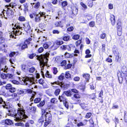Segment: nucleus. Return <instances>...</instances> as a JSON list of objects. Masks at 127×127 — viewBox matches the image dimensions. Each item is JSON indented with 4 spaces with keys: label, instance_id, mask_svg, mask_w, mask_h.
Wrapping results in <instances>:
<instances>
[{
    "label": "nucleus",
    "instance_id": "nucleus-51",
    "mask_svg": "<svg viewBox=\"0 0 127 127\" xmlns=\"http://www.w3.org/2000/svg\"><path fill=\"white\" fill-rule=\"evenodd\" d=\"M60 92V90L59 89H57L55 90V95H58Z\"/></svg>",
    "mask_w": 127,
    "mask_h": 127
},
{
    "label": "nucleus",
    "instance_id": "nucleus-8",
    "mask_svg": "<svg viewBox=\"0 0 127 127\" xmlns=\"http://www.w3.org/2000/svg\"><path fill=\"white\" fill-rule=\"evenodd\" d=\"M121 77L119 78V80L120 83H122L127 84V74L121 73Z\"/></svg>",
    "mask_w": 127,
    "mask_h": 127
},
{
    "label": "nucleus",
    "instance_id": "nucleus-29",
    "mask_svg": "<svg viewBox=\"0 0 127 127\" xmlns=\"http://www.w3.org/2000/svg\"><path fill=\"white\" fill-rule=\"evenodd\" d=\"M72 13L74 14H77L78 11V9L76 7H74L73 10H72Z\"/></svg>",
    "mask_w": 127,
    "mask_h": 127
},
{
    "label": "nucleus",
    "instance_id": "nucleus-2",
    "mask_svg": "<svg viewBox=\"0 0 127 127\" xmlns=\"http://www.w3.org/2000/svg\"><path fill=\"white\" fill-rule=\"evenodd\" d=\"M49 55V54L46 53L45 55H41L40 56H38L37 59L39 60L40 62V67L41 68V73L42 76L44 75L43 72L42 70H43L44 67L45 65L47 66V63L48 61V59L47 57Z\"/></svg>",
    "mask_w": 127,
    "mask_h": 127
},
{
    "label": "nucleus",
    "instance_id": "nucleus-26",
    "mask_svg": "<svg viewBox=\"0 0 127 127\" xmlns=\"http://www.w3.org/2000/svg\"><path fill=\"white\" fill-rule=\"evenodd\" d=\"M59 99L60 102H64L66 100V99L64 96V94H63L61 96H60Z\"/></svg>",
    "mask_w": 127,
    "mask_h": 127
},
{
    "label": "nucleus",
    "instance_id": "nucleus-42",
    "mask_svg": "<svg viewBox=\"0 0 127 127\" xmlns=\"http://www.w3.org/2000/svg\"><path fill=\"white\" fill-rule=\"evenodd\" d=\"M72 66V64H68L66 65L65 66L64 68L66 69L70 68Z\"/></svg>",
    "mask_w": 127,
    "mask_h": 127
},
{
    "label": "nucleus",
    "instance_id": "nucleus-24",
    "mask_svg": "<svg viewBox=\"0 0 127 127\" xmlns=\"http://www.w3.org/2000/svg\"><path fill=\"white\" fill-rule=\"evenodd\" d=\"M55 25L56 27H60L62 28L63 27V26L62 25L61 21L55 22Z\"/></svg>",
    "mask_w": 127,
    "mask_h": 127
},
{
    "label": "nucleus",
    "instance_id": "nucleus-33",
    "mask_svg": "<svg viewBox=\"0 0 127 127\" xmlns=\"http://www.w3.org/2000/svg\"><path fill=\"white\" fill-rule=\"evenodd\" d=\"M71 75L69 73V71H68L65 72V77L66 78H70L71 77Z\"/></svg>",
    "mask_w": 127,
    "mask_h": 127
},
{
    "label": "nucleus",
    "instance_id": "nucleus-23",
    "mask_svg": "<svg viewBox=\"0 0 127 127\" xmlns=\"http://www.w3.org/2000/svg\"><path fill=\"white\" fill-rule=\"evenodd\" d=\"M110 20L112 25H114L115 24V16L113 15H111Z\"/></svg>",
    "mask_w": 127,
    "mask_h": 127
},
{
    "label": "nucleus",
    "instance_id": "nucleus-30",
    "mask_svg": "<svg viewBox=\"0 0 127 127\" xmlns=\"http://www.w3.org/2000/svg\"><path fill=\"white\" fill-rule=\"evenodd\" d=\"M33 5H32L33 6L36 8H38L40 6V3L38 2L36 3H33Z\"/></svg>",
    "mask_w": 127,
    "mask_h": 127
},
{
    "label": "nucleus",
    "instance_id": "nucleus-61",
    "mask_svg": "<svg viewBox=\"0 0 127 127\" xmlns=\"http://www.w3.org/2000/svg\"><path fill=\"white\" fill-rule=\"evenodd\" d=\"M45 104V102L44 101H42L40 103L39 105H37V106H42Z\"/></svg>",
    "mask_w": 127,
    "mask_h": 127
},
{
    "label": "nucleus",
    "instance_id": "nucleus-47",
    "mask_svg": "<svg viewBox=\"0 0 127 127\" xmlns=\"http://www.w3.org/2000/svg\"><path fill=\"white\" fill-rule=\"evenodd\" d=\"M79 36L78 35H75L73 36V38L75 40H76L79 38Z\"/></svg>",
    "mask_w": 127,
    "mask_h": 127
},
{
    "label": "nucleus",
    "instance_id": "nucleus-11",
    "mask_svg": "<svg viewBox=\"0 0 127 127\" xmlns=\"http://www.w3.org/2000/svg\"><path fill=\"white\" fill-rule=\"evenodd\" d=\"M6 74L2 73L1 75V77L2 79L0 81V85H3L4 84L6 83V82L5 81H4L3 79H6Z\"/></svg>",
    "mask_w": 127,
    "mask_h": 127
},
{
    "label": "nucleus",
    "instance_id": "nucleus-44",
    "mask_svg": "<svg viewBox=\"0 0 127 127\" xmlns=\"http://www.w3.org/2000/svg\"><path fill=\"white\" fill-rule=\"evenodd\" d=\"M80 4L82 6L83 8H84L86 9L87 8V5L83 3L82 2H80Z\"/></svg>",
    "mask_w": 127,
    "mask_h": 127
},
{
    "label": "nucleus",
    "instance_id": "nucleus-55",
    "mask_svg": "<svg viewBox=\"0 0 127 127\" xmlns=\"http://www.w3.org/2000/svg\"><path fill=\"white\" fill-rule=\"evenodd\" d=\"M40 100L41 99L40 98H37L34 99V102L35 103H37L39 102Z\"/></svg>",
    "mask_w": 127,
    "mask_h": 127
},
{
    "label": "nucleus",
    "instance_id": "nucleus-63",
    "mask_svg": "<svg viewBox=\"0 0 127 127\" xmlns=\"http://www.w3.org/2000/svg\"><path fill=\"white\" fill-rule=\"evenodd\" d=\"M58 72V71L57 68L54 67L53 68V72L54 74H56Z\"/></svg>",
    "mask_w": 127,
    "mask_h": 127
},
{
    "label": "nucleus",
    "instance_id": "nucleus-20",
    "mask_svg": "<svg viewBox=\"0 0 127 127\" xmlns=\"http://www.w3.org/2000/svg\"><path fill=\"white\" fill-rule=\"evenodd\" d=\"M24 30L25 31L27 32L29 31L30 28V27L28 23H26L23 25Z\"/></svg>",
    "mask_w": 127,
    "mask_h": 127
},
{
    "label": "nucleus",
    "instance_id": "nucleus-36",
    "mask_svg": "<svg viewBox=\"0 0 127 127\" xmlns=\"http://www.w3.org/2000/svg\"><path fill=\"white\" fill-rule=\"evenodd\" d=\"M64 73H62L59 77V79L60 80H62L64 78Z\"/></svg>",
    "mask_w": 127,
    "mask_h": 127
},
{
    "label": "nucleus",
    "instance_id": "nucleus-48",
    "mask_svg": "<svg viewBox=\"0 0 127 127\" xmlns=\"http://www.w3.org/2000/svg\"><path fill=\"white\" fill-rule=\"evenodd\" d=\"M51 102L52 103H55L57 102V100L55 98H53L51 99Z\"/></svg>",
    "mask_w": 127,
    "mask_h": 127
},
{
    "label": "nucleus",
    "instance_id": "nucleus-13",
    "mask_svg": "<svg viewBox=\"0 0 127 127\" xmlns=\"http://www.w3.org/2000/svg\"><path fill=\"white\" fill-rule=\"evenodd\" d=\"M28 6L27 3H25L23 5H21L19 7V9H21L22 10H23L24 11H25L28 10Z\"/></svg>",
    "mask_w": 127,
    "mask_h": 127
},
{
    "label": "nucleus",
    "instance_id": "nucleus-3",
    "mask_svg": "<svg viewBox=\"0 0 127 127\" xmlns=\"http://www.w3.org/2000/svg\"><path fill=\"white\" fill-rule=\"evenodd\" d=\"M34 18V21L35 22H38L41 20V18L43 17L44 19H45L47 16H49L48 15H46V13L45 12H40L38 14H36V13H32L30 15V16L31 18Z\"/></svg>",
    "mask_w": 127,
    "mask_h": 127
},
{
    "label": "nucleus",
    "instance_id": "nucleus-52",
    "mask_svg": "<svg viewBox=\"0 0 127 127\" xmlns=\"http://www.w3.org/2000/svg\"><path fill=\"white\" fill-rule=\"evenodd\" d=\"M80 79V77L78 76H76L73 78V80L75 81H78Z\"/></svg>",
    "mask_w": 127,
    "mask_h": 127
},
{
    "label": "nucleus",
    "instance_id": "nucleus-12",
    "mask_svg": "<svg viewBox=\"0 0 127 127\" xmlns=\"http://www.w3.org/2000/svg\"><path fill=\"white\" fill-rule=\"evenodd\" d=\"M44 117L45 118V121H51L52 119V116L51 114L49 112L47 113L45 115Z\"/></svg>",
    "mask_w": 127,
    "mask_h": 127
},
{
    "label": "nucleus",
    "instance_id": "nucleus-46",
    "mask_svg": "<svg viewBox=\"0 0 127 127\" xmlns=\"http://www.w3.org/2000/svg\"><path fill=\"white\" fill-rule=\"evenodd\" d=\"M16 89L15 88L12 87L11 88L9 89V91L10 92L12 93L15 92L16 91Z\"/></svg>",
    "mask_w": 127,
    "mask_h": 127
},
{
    "label": "nucleus",
    "instance_id": "nucleus-49",
    "mask_svg": "<svg viewBox=\"0 0 127 127\" xmlns=\"http://www.w3.org/2000/svg\"><path fill=\"white\" fill-rule=\"evenodd\" d=\"M12 87L11 85L10 84H8L5 86V88L7 89H10Z\"/></svg>",
    "mask_w": 127,
    "mask_h": 127
},
{
    "label": "nucleus",
    "instance_id": "nucleus-27",
    "mask_svg": "<svg viewBox=\"0 0 127 127\" xmlns=\"http://www.w3.org/2000/svg\"><path fill=\"white\" fill-rule=\"evenodd\" d=\"M2 122H4L5 124L7 125H10L13 123L9 119H6L4 121H2Z\"/></svg>",
    "mask_w": 127,
    "mask_h": 127
},
{
    "label": "nucleus",
    "instance_id": "nucleus-14",
    "mask_svg": "<svg viewBox=\"0 0 127 127\" xmlns=\"http://www.w3.org/2000/svg\"><path fill=\"white\" fill-rule=\"evenodd\" d=\"M51 84L53 85L56 84L58 85L61 88L64 87V84L63 82L60 83L59 82H55L53 83L51 82Z\"/></svg>",
    "mask_w": 127,
    "mask_h": 127
},
{
    "label": "nucleus",
    "instance_id": "nucleus-18",
    "mask_svg": "<svg viewBox=\"0 0 127 127\" xmlns=\"http://www.w3.org/2000/svg\"><path fill=\"white\" fill-rule=\"evenodd\" d=\"M80 105L82 108L85 109V110L87 111L89 109L87 108V105L85 104L84 102L79 103Z\"/></svg>",
    "mask_w": 127,
    "mask_h": 127
},
{
    "label": "nucleus",
    "instance_id": "nucleus-53",
    "mask_svg": "<svg viewBox=\"0 0 127 127\" xmlns=\"http://www.w3.org/2000/svg\"><path fill=\"white\" fill-rule=\"evenodd\" d=\"M93 2L92 1H89L88 2V6L90 7H92L93 5Z\"/></svg>",
    "mask_w": 127,
    "mask_h": 127
},
{
    "label": "nucleus",
    "instance_id": "nucleus-5",
    "mask_svg": "<svg viewBox=\"0 0 127 127\" xmlns=\"http://www.w3.org/2000/svg\"><path fill=\"white\" fill-rule=\"evenodd\" d=\"M14 26V27L13 28V31H12L13 35H12L13 33H12V34L10 35V36L11 37H12L16 38V37H14V35H15V36L21 34L22 33L21 31L22 30V28L18 25V24H15Z\"/></svg>",
    "mask_w": 127,
    "mask_h": 127
},
{
    "label": "nucleus",
    "instance_id": "nucleus-10",
    "mask_svg": "<svg viewBox=\"0 0 127 127\" xmlns=\"http://www.w3.org/2000/svg\"><path fill=\"white\" fill-rule=\"evenodd\" d=\"M87 120H85L83 122H80L78 123V121L76 120H74L73 123L76 124L78 127H80V126H85L87 124Z\"/></svg>",
    "mask_w": 127,
    "mask_h": 127
},
{
    "label": "nucleus",
    "instance_id": "nucleus-58",
    "mask_svg": "<svg viewBox=\"0 0 127 127\" xmlns=\"http://www.w3.org/2000/svg\"><path fill=\"white\" fill-rule=\"evenodd\" d=\"M74 97L76 98H79L80 97V96L78 94H74Z\"/></svg>",
    "mask_w": 127,
    "mask_h": 127
},
{
    "label": "nucleus",
    "instance_id": "nucleus-34",
    "mask_svg": "<svg viewBox=\"0 0 127 127\" xmlns=\"http://www.w3.org/2000/svg\"><path fill=\"white\" fill-rule=\"evenodd\" d=\"M46 77L47 78H51L52 76L50 74L49 72L48 71H47L45 74Z\"/></svg>",
    "mask_w": 127,
    "mask_h": 127
},
{
    "label": "nucleus",
    "instance_id": "nucleus-17",
    "mask_svg": "<svg viewBox=\"0 0 127 127\" xmlns=\"http://www.w3.org/2000/svg\"><path fill=\"white\" fill-rule=\"evenodd\" d=\"M0 104L2 105L1 106H3V108L6 109L8 108V107L5 104V102L3 101L2 98L1 97H0Z\"/></svg>",
    "mask_w": 127,
    "mask_h": 127
},
{
    "label": "nucleus",
    "instance_id": "nucleus-64",
    "mask_svg": "<svg viewBox=\"0 0 127 127\" xmlns=\"http://www.w3.org/2000/svg\"><path fill=\"white\" fill-rule=\"evenodd\" d=\"M64 105L65 106V107L67 109H68L69 108V106L68 105V102L66 101H65V102L64 103Z\"/></svg>",
    "mask_w": 127,
    "mask_h": 127
},
{
    "label": "nucleus",
    "instance_id": "nucleus-9",
    "mask_svg": "<svg viewBox=\"0 0 127 127\" xmlns=\"http://www.w3.org/2000/svg\"><path fill=\"white\" fill-rule=\"evenodd\" d=\"M7 9V11H6L5 10H4L2 12V13L3 14L4 17H5V15H6L7 16L9 17L12 14V10L9 8H8Z\"/></svg>",
    "mask_w": 127,
    "mask_h": 127
},
{
    "label": "nucleus",
    "instance_id": "nucleus-39",
    "mask_svg": "<svg viewBox=\"0 0 127 127\" xmlns=\"http://www.w3.org/2000/svg\"><path fill=\"white\" fill-rule=\"evenodd\" d=\"M18 19L21 21H25V19L24 17L22 16H20Z\"/></svg>",
    "mask_w": 127,
    "mask_h": 127
},
{
    "label": "nucleus",
    "instance_id": "nucleus-28",
    "mask_svg": "<svg viewBox=\"0 0 127 127\" xmlns=\"http://www.w3.org/2000/svg\"><path fill=\"white\" fill-rule=\"evenodd\" d=\"M103 17L101 15H97L96 16V19L98 21H101Z\"/></svg>",
    "mask_w": 127,
    "mask_h": 127
},
{
    "label": "nucleus",
    "instance_id": "nucleus-41",
    "mask_svg": "<svg viewBox=\"0 0 127 127\" xmlns=\"http://www.w3.org/2000/svg\"><path fill=\"white\" fill-rule=\"evenodd\" d=\"M65 57L67 58H70L72 57L71 55L69 53H66L65 54Z\"/></svg>",
    "mask_w": 127,
    "mask_h": 127
},
{
    "label": "nucleus",
    "instance_id": "nucleus-37",
    "mask_svg": "<svg viewBox=\"0 0 127 127\" xmlns=\"http://www.w3.org/2000/svg\"><path fill=\"white\" fill-rule=\"evenodd\" d=\"M42 116H44L47 113H48V112H46L47 110L46 109H42Z\"/></svg>",
    "mask_w": 127,
    "mask_h": 127
},
{
    "label": "nucleus",
    "instance_id": "nucleus-1",
    "mask_svg": "<svg viewBox=\"0 0 127 127\" xmlns=\"http://www.w3.org/2000/svg\"><path fill=\"white\" fill-rule=\"evenodd\" d=\"M18 105L19 107L18 108L17 114H15L16 111L13 109L11 111L9 112V113L8 114V115L14 117V120L16 121L25 122L28 117L25 114V110L23 107L19 104Z\"/></svg>",
    "mask_w": 127,
    "mask_h": 127
},
{
    "label": "nucleus",
    "instance_id": "nucleus-43",
    "mask_svg": "<svg viewBox=\"0 0 127 127\" xmlns=\"http://www.w3.org/2000/svg\"><path fill=\"white\" fill-rule=\"evenodd\" d=\"M9 61L11 63L13 64L16 61V59H15L11 58L9 60Z\"/></svg>",
    "mask_w": 127,
    "mask_h": 127
},
{
    "label": "nucleus",
    "instance_id": "nucleus-16",
    "mask_svg": "<svg viewBox=\"0 0 127 127\" xmlns=\"http://www.w3.org/2000/svg\"><path fill=\"white\" fill-rule=\"evenodd\" d=\"M83 77L85 78L86 80V81H85L84 85H85L86 82H89V80L90 78V75L88 74H83Z\"/></svg>",
    "mask_w": 127,
    "mask_h": 127
},
{
    "label": "nucleus",
    "instance_id": "nucleus-62",
    "mask_svg": "<svg viewBox=\"0 0 127 127\" xmlns=\"http://www.w3.org/2000/svg\"><path fill=\"white\" fill-rule=\"evenodd\" d=\"M91 113H87L85 116L86 118H88L90 117L91 115Z\"/></svg>",
    "mask_w": 127,
    "mask_h": 127
},
{
    "label": "nucleus",
    "instance_id": "nucleus-56",
    "mask_svg": "<svg viewBox=\"0 0 127 127\" xmlns=\"http://www.w3.org/2000/svg\"><path fill=\"white\" fill-rule=\"evenodd\" d=\"M3 33L1 32H0V39L1 40H4L5 39L3 37Z\"/></svg>",
    "mask_w": 127,
    "mask_h": 127
},
{
    "label": "nucleus",
    "instance_id": "nucleus-7",
    "mask_svg": "<svg viewBox=\"0 0 127 127\" xmlns=\"http://www.w3.org/2000/svg\"><path fill=\"white\" fill-rule=\"evenodd\" d=\"M113 52L116 56L115 60L117 62L120 61L121 56L120 54L118 51L117 48L115 45L114 46L112 49Z\"/></svg>",
    "mask_w": 127,
    "mask_h": 127
},
{
    "label": "nucleus",
    "instance_id": "nucleus-6",
    "mask_svg": "<svg viewBox=\"0 0 127 127\" xmlns=\"http://www.w3.org/2000/svg\"><path fill=\"white\" fill-rule=\"evenodd\" d=\"M6 63V59H4L0 62V72H7L8 70V67L5 65Z\"/></svg>",
    "mask_w": 127,
    "mask_h": 127
},
{
    "label": "nucleus",
    "instance_id": "nucleus-35",
    "mask_svg": "<svg viewBox=\"0 0 127 127\" xmlns=\"http://www.w3.org/2000/svg\"><path fill=\"white\" fill-rule=\"evenodd\" d=\"M64 94L67 96H70L71 95V92L70 91H64Z\"/></svg>",
    "mask_w": 127,
    "mask_h": 127
},
{
    "label": "nucleus",
    "instance_id": "nucleus-15",
    "mask_svg": "<svg viewBox=\"0 0 127 127\" xmlns=\"http://www.w3.org/2000/svg\"><path fill=\"white\" fill-rule=\"evenodd\" d=\"M28 40H26L24 43L21 44V49L22 50L24 49L27 47V44L29 43Z\"/></svg>",
    "mask_w": 127,
    "mask_h": 127
},
{
    "label": "nucleus",
    "instance_id": "nucleus-22",
    "mask_svg": "<svg viewBox=\"0 0 127 127\" xmlns=\"http://www.w3.org/2000/svg\"><path fill=\"white\" fill-rule=\"evenodd\" d=\"M121 71V73H123L124 74H127V67L125 66H123L122 68Z\"/></svg>",
    "mask_w": 127,
    "mask_h": 127
},
{
    "label": "nucleus",
    "instance_id": "nucleus-60",
    "mask_svg": "<svg viewBox=\"0 0 127 127\" xmlns=\"http://www.w3.org/2000/svg\"><path fill=\"white\" fill-rule=\"evenodd\" d=\"M89 25L90 27H93L95 25V23L94 22H91L89 23Z\"/></svg>",
    "mask_w": 127,
    "mask_h": 127
},
{
    "label": "nucleus",
    "instance_id": "nucleus-45",
    "mask_svg": "<svg viewBox=\"0 0 127 127\" xmlns=\"http://www.w3.org/2000/svg\"><path fill=\"white\" fill-rule=\"evenodd\" d=\"M70 38V37L69 36H64L63 38V40L65 41H68Z\"/></svg>",
    "mask_w": 127,
    "mask_h": 127
},
{
    "label": "nucleus",
    "instance_id": "nucleus-25",
    "mask_svg": "<svg viewBox=\"0 0 127 127\" xmlns=\"http://www.w3.org/2000/svg\"><path fill=\"white\" fill-rule=\"evenodd\" d=\"M35 70V68L33 67H32L28 69L26 73L28 72L30 73H32L34 72Z\"/></svg>",
    "mask_w": 127,
    "mask_h": 127
},
{
    "label": "nucleus",
    "instance_id": "nucleus-59",
    "mask_svg": "<svg viewBox=\"0 0 127 127\" xmlns=\"http://www.w3.org/2000/svg\"><path fill=\"white\" fill-rule=\"evenodd\" d=\"M45 122L44 125V127H46L51 122L49 121H45Z\"/></svg>",
    "mask_w": 127,
    "mask_h": 127
},
{
    "label": "nucleus",
    "instance_id": "nucleus-4",
    "mask_svg": "<svg viewBox=\"0 0 127 127\" xmlns=\"http://www.w3.org/2000/svg\"><path fill=\"white\" fill-rule=\"evenodd\" d=\"M29 75L31 76L29 77L26 76L22 79V80L24 83V84L30 87L31 85L34 84V79L33 77L32 74H29Z\"/></svg>",
    "mask_w": 127,
    "mask_h": 127
},
{
    "label": "nucleus",
    "instance_id": "nucleus-57",
    "mask_svg": "<svg viewBox=\"0 0 127 127\" xmlns=\"http://www.w3.org/2000/svg\"><path fill=\"white\" fill-rule=\"evenodd\" d=\"M63 42L62 41L58 40L56 42V44L58 45H60L62 44Z\"/></svg>",
    "mask_w": 127,
    "mask_h": 127
},
{
    "label": "nucleus",
    "instance_id": "nucleus-50",
    "mask_svg": "<svg viewBox=\"0 0 127 127\" xmlns=\"http://www.w3.org/2000/svg\"><path fill=\"white\" fill-rule=\"evenodd\" d=\"M106 36V34L105 33H103L100 34V37L102 39H104Z\"/></svg>",
    "mask_w": 127,
    "mask_h": 127
},
{
    "label": "nucleus",
    "instance_id": "nucleus-40",
    "mask_svg": "<svg viewBox=\"0 0 127 127\" xmlns=\"http://www.w3.org/2000/svg\"><path fill=\"white\" fill-rule=\"evenodd\" d=\"M61 48L63 50H65L66 48H69L70 47L68 46L63 45L61 47Z\"/></svg>",
    "mask_w": 127,
    "mask_h": 127
},
{
    "label": "nucleus",
    "instance_id": "nucleus-54",
    "mask_svg": "<svg viewBox=\"0 0 127 127\" xmlns=\"http://www.w3.org/2000/svg\"><path fill=\"white\" fill-rule=\"evenodd\" d=\"M66 64V61L65 60H64L62 61L61 63V65L63 66L64 65L65 66Z\"/></svg>",
    "mask_w": 127,
    "mask_h": 127
},
{
    "label": "nucleus",
    "instance_id": "nucleus-19",
    "mask_svg": "<svg viewBox=\"0 0 127 127\" xmlns=\"http://www.w3.org/2000/svg\"><path fill=\"white\" fill-rule=\"evenodd\" d=\"M21 69L23 71L27 72L28 69V66L24 64H22L21 66Z\"/></svg>",
    "mask_w": 127,
    "mask_h": 127
},
{
    "label": "nucleus",
    "instance_id": "nucleus-31",
    "mask_svg": "<svg viewBox=\"0 0 127 127\" xmlns=\"http://www.w3.org/2000/svg\"><path fill=\"white\" fill-rule=\"evenodd\" d=\"M88 97L90 99H94L96 97L95 94V93L92 94V95H89V96H88Z\"/></svg>",
    "mask_w": 127,
    "mask_h": 127
},
{
    "label": "nucleus",
    "instance_id": "nucleus-38",
    "mask_svg": "<svg viewBox=\"0 0 127 127\" xmlns=\"http://www.w3.org/2000/svg\"><path fill=\"white\" fill-rule=\"evenodd\" d=\"M103 95V91L102 90H101L99 94V99H101L103 98V97H102Z\"/></svg>",
    "mask_w": 127,
    "mask_h": 127
},
{
    "label": "nucleus",
    "instance_id": "nucleus-21",
    "mask_svg": "<svg viewBox=\"0 0 127 127\" xmlns=\"http://www.w3.org/2000/svg\"><path fill=\"white\" fill-rule=\"evenodd\" d=\"M117 30H122L121 22L119 20L117 21Z\"/></svg>",
    "mask_w": 127,
    "mask_h": 127
},
{
    "label": "nucleus",
    "instance_id": "nucleus-32",
    "mask_svg": "<svg viewBox=\"0 0 127 127\" xmlns=\"http://www.w3.org/2000/svg\"><path fill=\"white\" fill-rule=\"evenodd\" d=\"M6 79L13 78L14 77V75L11 74H6Z\"/></svg>",
    "mask_w": 127,
    "mask_h": 127
}]
</instances>
